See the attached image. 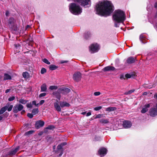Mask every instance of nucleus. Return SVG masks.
Wrapping results in <instances>:
<instances>
[{
  "label": "nucleus",
  "instance_id": "f257e3e1",
  "mask_svg": "<svg viewBox=\"0 0 157 157\" xmlns=\"http://www.w3.org/2000/svg\"><path fill=\"white\" fill-rule=\"evenodd\" d=\"M95 10L98 14L105 17L109 16L114 10L112 4L110 2H99L97 4Z\"/></svg>",
  "mask_w": 157,
  "mask_h": 157
},
{
  "label": "nucleus",
  "instance_id": "f03ea898",
  "mask_svg": "<svg viewBox=\"0 0 157 157\" xmlns=\"http://www.w3.org/2000/svg\"><path fill=\"white\" fill-rule=\"evenodd\" d=\"M113 19L114 21L115 26L119 27V24L123 23L125 19V16L124 12L122 10H117L113 13Z\"/></svg>",
  "mask_w": 157,
  "mask_h": 157
},
{
  "label": "nucleus",
  "instance_id": "7ed1b4c3",
  "mask_svg": "<svg viewBox=\"0 0 157 157\" xmlns=\"http://www.w3.org/2000/svg\"><path fill=\"white\" fill-rule=\"evenodd\" d=\"M69 8L71 13L75 15L80 14L82 11V8L75 3L70 4L69 6Z\"/></svg>",
  "mask_w": 157,
  "mask_h": 157
},
{
  "label": "nucleus",
  "instance_id": "20e7f679",
  "mask_svg": "<svg viewBox=\"0 0 157 157\" xmlns=\"http://www.w3.org/2000/svg\"><path fill=\"white\" fill-rule=\"evenodd\" d=\"M15 20L13 18H10L8 21V25L9 27L14 31H17V28L15 25Z\"/></svg>",
  "mask_w": 157,
  "mask_h": 157
},
{
  "label": "nucleus",
  "instance_id": "39448f33",
  "mask_svg": "<svg viewBox=\"0 0 157 157\" xmlns=\"http://www.w3.org/2000/svg\"><path fill=\"white\" fill-rule=\"evenodd\" d=\"M90 51L91 53L97 52L99 49V45L97 44H92L89 47Z\"/></svg>",
  "mask_w": 157,
  "mask_h": 157
},
{
  "label": "nucleus",
  "instance_id": "423d86ee",
  "mask_svg": "<svg viewBox=\"0 0 157 157\" xmlns=\"http://www.w3.org/2000/svg\"><path fill=\"white\" fill-rule=\"evenodd\" d=\"M81 73L79 72H77L73 75V78L75 80L78 82L81 80Z\"/></svg>",
  "mask_w": 157,
  "mask_h": 157
},
{
  "label": "nucleus",
  "instance_id": "0eeeda50",
  "mask_svg": "<svg viewBox=\"0 0 157 157\" xmlns=\"http://www.w3.org/2000/svg\"><path fill=\"white\" fill-rule=\"evenodd\" d=\"M23 108V106L21 104L16 105L13 109V112L15 113H17L18 111H21Z\"/></svg>",
  "mask_w": 157,
  "mask_h": 157
},
{
  "label": "nucleus",
  "instance_id": "6e6552de",
  "mask_svg": "<svg viewBox=\"0 0 157 157\" xmlns=\"http://www.w3.org/2000/svg\"><path fill=\"white\" fill-rule=\"evenodd\" d=\"M107 150L105 148H100L98 151V154L101 156H104L107 153Z\"/></svg>",
  "mask_w": 157,
  "mask_h": 157
},
{
  "label": "nucleus",
  "instance_id": "1a4fd4ad",
  "mask_svg": "<svg viewBox=\"0 0 157 157\" xmlns=\"http://www.w3.org/2000/svg\"><path fill=\"white\" fill-rule=\"evenodd\" d=\"M52 94L56 96V97L58 99L59 101L60 100L61 98V94H62L60 89H58L57 91L53 92Z\"/></svg>",
  "mask_w": 157,
  "mask_h": 157
},
{
  "label": "nucleus",
  "instance_id": "9d476101",
  "mask_svg": "<svg viewBox=\"0 0 157 157\" xmlns=\"http://www.w3.org/2000/svg\"><path fill=\"white\" fill-rule=\"evenodd\" d=\"M54 106L58 112H60L61 110V106L59 103V101L58 100H56V102L54 104Z\"/></svg>",
  "mask_w": 157,
  "mask_h": 157
},
{
  "label": "nucleus",
  "instance_id": "9b49d317",
  "mask_svg": "<svg viewBox=\"0 0 157 157\" xmlns=\"http://www.w3.org/2000/svg\"><path fill=\"white\" fill-rule=\"evenodd\" d=\"M44 124V122L41 121H37L35 124V127L36 128H39L43 126Z\"/></svg>",
  "mask_w": 157,
  "mask_h": 157
},
{
  "label": "nucleus",
  "instance_id": "f8f14e48",
  "mask_svg": "<svg viewBox=\"0 0 157 157\" xmlns=\"http://www.w3.org/2000/svg\"><path fill=\"white\" fill-rule=\"evenodd\" d=\"M132 126V123L129 121H124L123 126L125 128H128Z\"/></svg>",
  "mask_w": 157,
  "mask_h": 157
},
{
  "label": "nucleus",
  "instance_id": "ddd939ff",
  "mask_svg": "<svg viewBox=\"0 0 157 157\" xmlns=\"http://www.w3.org/2000/svg\"><path fill=\"white\" fill-rule=\"evenodd\" d=\"M62 94L64 95L67 94L70 91V90L68 88H61L60 89Z\"/></svg>",
  "mask_w": 157,
  "mask_h": 157
},
{
  "label": "nucleus",
  "instance_id": "4468645a",
  "mask_svg": "<svg viewBox=\"0 0 157 157\" xmlns=\"http://www.w3.org/2000/svg\"><path fill=\"white\" fill-rule=\"evenodd\" d=\"M150 115L152 117H155L157 115V110L155 108H152L150 110Z\"/></svg>",
  "mask_w": 157,
  "mask_h": 157
},
{
  "label": "nucleus",
  "instance_id": "2eb2a0df",
  "mask_svg": "<svg viewBox=\"0 0 157 157\" xmlns=\"http://www.w3.org/2000/svg\"><path fill=\"white\" fill-rule=\"evenodd\" d=\"M150 107V104H148L145 105L142 108V110L141 111L142 113H145L148 110V108Z\"/></svg>",
  "mask_w": 157,
  "mask_h": 157
},
{
  "label": "nucleus",
  "instance_id": "dca6fc26",
  "mask_svg": "<svg viewBox=\"0 0 157 157\" xmlns=\"http://www.w3.org/2000/svg\"><path fill=\"white\" fill-rule=\"evenodd\" d=\"M60 105L62 108H63L64 107H69L70 106V105L69 103L65 101L60 102Z\"/></svg>",
  "mask_w": 157,
  "mask_h": 157
},
{
  "label": "nucleus",
  "instance_id": "f3484780",
  "mask_svg": "<svg viewBox=\"0 0 157 157\" xmlns=\"http://www.w3.org/2000/svg\"><path fill=\"white\" fill-rule=\"evenodd\" d=\"M115 69V68L112 66H108L105 67L103 69V70L104 71H114Z\"/></svg>",
  "mask_w": 157,
  "mask_h": 157
},
{
  "label": "nucleus",
  "instance_id": "a211bd4d",
  "mask_svg": "<svg viewBox=\"0 0 157 157\" xmlns=\"http://www.w3.org/2000/svg\"><path fill=\"white\" fill-rule=\"evenodd\" d=\"M135 61V59L132 57L128 58L127 60V62L128 63H134Z\"/></svg>",
  "mask_w": 157,
  "mask_h": 157
},
{
  "label": "nucleus",
  "instance_id": "6ab92c4d",
  "mask_svg": "<svg viewBox=\"0 0 157 157\" xmlns=\"http://www.w3.org/2000/svg\"><path fill=\"white\" fill-rule=\"evenodd\" d=\"M19 149V147H17L15 149L12 150L10 152L9 154L10 155H15L16 153L18 151Z\"/></svg>",
  "mask_w": 157,
  "mask_h": 157
},
{
  "label": "nucleus",
  "instance_id": "aec40b11",
  "mask_svg": "<svg viewBox=\"0 0 157 157\" xmlns=\"http://www.w3.org/2000/svg\"><path fill=\"white\" fill-rule=\"evenodd\" d=\"M4 107H6V110H7L8 111H10L12 109L13 105H10L9 104H7V105Z\"/></svg>",
  "mask_w": 157,
  "mask_h": 157
},
{
  "label": "nucleus",
  "instance_id": "412c9836",
  "mask_svg": "<svg viewBox=\"0 0 157 157\" xmlns=\"http://www.w3.org/2000/svg\"><path fill=\"white\" fill-rule=\"evenodd\" d=\"M47 88L45 84H43L41 86V92H46Z\"/></svg>",
  "mask_w": 157,
  "mask_h": 157
},
{
  "label": "nucleus",
  "instance_id": "4be33fe9",
  "mask_svg": "<svg viewBox=\"0 0 157 157\" xmlns=\"http://www.w3.org/2000/svg\"><path fill=\"white\" fill-rule=\"evenodd\" d=\"M67 144L66 143L63 142V143H62L59 145H58L57 147V148L58 150H60L61 149L62 147L66 145Z\"/></svg>",
  "mask_w": 157,
  "mask_h": 157
},
{
  "label": "nucleus",
  "instance_id": "5701e85b",
  "mask_svg": "<svg viewBox=\"0 0 157 157\" xmlns=\"http://www.w3.org/2000/svg\"><path fill=\"white\" fill-rule=\"evenodd\" d=\"M22 75L23 77L25 78H28L29 77V75L27 72H23Z\"/></svg>",
  "mask_w": 157,
  "mask_h": 157
},
{
  "label": "nucleus",
  "instance_id": "b1692460",
  "mask_svg": "<svg viewBox=\"0 0 157 157\" xmlns=\"http://www.w3.org/2000/svg\"><path fill=\"white\" fill-rule=\"evenodd\" d=\"M11 79V77L10 75L7 74H5L4 76V80H6L8 79Z\"/></svg>",
  "mask_w": 157,
  "mask_h": 157
},
{
  "label": "nucleus",
  "instance_id": "393cba45",
  "mask_svg": "<svg viewBox=\"0 0 157 157\" xmlns=\"http://www.w3.org/2000/svg\"><path fill=\"white\" fill-rule=\"evenodd\" d=\"M116 108L115 107H109L107 108L105 110L106 111H112L115 110Z\"/></svg>",
  "mask_w": 157,
  "mask_h": 157
},
{
  "label": "nucleus",
  "instance_id": "a878e982",
  "mask_svg": "<svg viewBox=\"0 0 157 157\" xmlns=\"http://www.w3.org/2000/svg\"><path fill=\"white\" fill-rule=\"evenodd\" d=\"M49 69L51 70H53L56 69L57 67L54 65H51L49 66Z\"/></svg>",
  "mask_w": 157,
  "mask_h": 157
},
{
  "label": "nucleus",
  "instance_id": "bb28decb",
  "mask_svg": "<svg viewBox=\"0 0 157 157\" xmlns=\"http://www.w3.org/2000/svg\"><path fill=\"white\" fill-rule=\"evenodd\" d=\"M100 122L102 124H107L109 123L107 119H101L100 120Z\"/></svg>",
  "mask_w": 157,
  "mask_h": 157
},
{
  "label": "nucleus",
  "instance_id": "cd10ccee",
  "mask_svg": "<svg viewBox=\"0 0 157 157\" xmlns=\"http://www.w3.org/2000/svg\"><path fill=\"white\" fill-rule=\"evenodd\" d=\"M140 39L142 43H145L144 41L145 38L143 35L141 34L140 36Z\"/></svg>",
  "mask_w": 157,
  "mask_h": 157
},
{
  "label": "nucleus",
  "instance_id": "c85d7f7f",
  "mask_svg": "<svg viewBox=\"0 0 157 157\" xmlns=\"http://www.w3.org/2000/svg\"><path fill=\"white\" fill-rule=\"evenodd\" d=\"M27 101L22 99H21L19 100V102L23 104H25Z\"/></svg>",
  "mask_w": 157,
  "mask_h": 157
},
{
  "label": "nucleus",
  "instance_id": "c756f323",
  "mask_svg": "<svg viewBox=\"0 0 157 157\" xmlns=\"http://www.w3.org/2000/svg\"><path fill=\"white\" fill-rule=\"evenodd\" d=\"M38 112V110L37 109H33L32 111V113L33 115L37 114Z\"/></svg>",
  "mask_w": 157,
  "mask_h": 157
},
{
  "label": "nucleus",
  "instance_id": "7c9ffc66",
  "mask_svg": "<svg viewBox=\"0 0 157 157\" xmlns=\"http://www.w3.org/2000/svg\"><path fill=\"white\" fill-rule=\"evenodd\" d=\"M6 107H2L0 110V115L3 113L6 110Z\"/></svg>",
  "mask_w": 157,
  "mask_h": 157
},
{
  "label": "nucleus",
  "instance_id": "2f4dec72",
  "mask_svg": "<svg viewBox=\"0 0 157 157\" xmlns=\"http://www.w3.org/2000/svg\"><path fill=\"white\" fill-rule=\"evenodd\" d=\"M49 89L51 90H56L58 89V87L55 86H51L49 87Z\"/></svg>",
  "mask_w": 157,
  "mask_h": 157
},
{
  "label": "nucleus",
  "instance_id": "473e14b6",
  "mask_svg": "<svg viewBox=\"0 0 157 157\" xmlns=\"http://www.w3.org/2000/svg\"><path fill=\"white\" fill-rule=\"evenodd\" d=\"M134 90H135L134 89L131 90L128 92H125L124 94L126 95L131 94L133 93V92H134Z\"/></svg>",
  "mask_w": 157,
  "mask_h": 157
},
{
  "label": "nucleus",
  "instance_id": "72a5a7b5",
  "mask_svg": "<svg viewBox=\"0 0 157 157\" xmlns=\"http://www.w3.org/2000/svg\"><path fill=\"white\" fill-rule=\"evenodd\" d=\"M42 60L44 63L47 64L49 65L50 64V62L46 59H43Z\"/></svg>",
  "mask_w": 157,
  "mask_h": 157
},
{
  "label": "nucleus",
  "instance_id": "f704fd0d",
  "mask_svg": "<svg viewBox=\"0 0 157 157\" xmlns=\"http://www.w3.org/2000/svg\"><path fill=\"white\" fill-rule=\"evenodd\" d=\"M46 72V69L44 68H43L41 70V74H44Z\"/></svg>",
  "mask_w": 157,
  "mask_h": 157
},
{
  "label": "nucleus",
  "instance_id": "c9c22d12",
  "mask_svg": "<svg viewBox=\"0 0 157 157\" xmlns=\"http://www.w3.org/2000/svg\"><path fill=\"white\" fill-rule=\"evenodd\" d=\"M101 108L102 107L101 106H99L95 107L94 109L95 111H98L101 109Z\"/></svg>",
  "mask_w": 157,
  "mask_h": 157
},
{
  "label": "nucleus",
  "instance_id": "e433bc0d",
  "mask_svg": "<svg viewBox=\"0 0 157 157\" xmlns=\"http://www.w3.org/2000/svg\"><path fill=\"white\" fill-rule=\"evenodd\" d=\"M46 95V93H41L39 95V97L40 98H41L45 96Z\"/></svg>",
  "mask_w": 157,
  "mask_h": 157
},
{
  "label": "nucleus",
  "instance_id": "4c0bfd02",
  "mask_svg": "<svg viewBox=\"0 0 157 157\" xmlns=\"http://www.w3.org/2000/svg\"><path fill=\"white\" fill-rule=\"evenodd\" d=\"M15 99V97L14 96L10 97L9 99L8 100L9 101H12L13 100Z\"/></svg>",
  "mask_w": 157,
  "mask_h": 157
},
{
  "label": "nucleus",
  "instance_id": "58836bf2",
  "mask_svg": "<svg viewBox=\"0 0 157 157\" xmlns=\"http://www.w3.org/2000/svg\"><path fill=\"white\" fill-rule=\"evenodd\" d=\"M33 132V131H30L29 132H27L25 133V135H28L32 134Z\"/></svg>",
  "mask_w": 157,
  "mask_h": 157
},
{
  "label": "nucleus",
  "instance_id": "ea45409f",
  "mask_svg": "<svg viewBox=\"0 0 157 157\" xmlns=\"http://www.w3.org/2000/svg\"><path fill=\"white\" fill-rule=\"evenodd\" d=\"M94 94L96 96H98L101 94V93L99 92H96L94 93Z\"/></svg>",
  "mask_w": 157,
  "mask_h": 157
},
{
  "label": "nucleus",
  "instance_id": "a19ab883",
  "mask_svg": "<svg viewBox=\"0 0 157 157\" xmlns=\"http://www.w3.org/2000/svg\"><path fill=\"white\" fill-rule=\"evenodd\" d=\"M125 77L126 78H130L131 77V75L130 74H127L125 75Z\"/></svg>",
  "mask_w": 157,
  "mask_h": 157
},
{
  "label": "nucleus",
  "instance_id": "79ce46f5",
  "mask_svg": "<svg viewBox=\"0 0 157 157\" xmlns=\"http://www.w3.org/2000/svg\"><path fill=\"white\" fill-rule=\"evenodd\" d=\"M54 128L53 126H49L47 128L49 129H52Z\"/></svg>",
  "mask_w": 157,
  "mask_h": 157
},
{
  "label": "nucleus",
  "instance_id": "37998d69",
  "mask_svg": "<svg viewBox=\"0 0 157 157\" xmlns=\"http://www.w3.org/2000/svg\"><path fill=\"white\" fill-rule=\"evenodd\" d=\"M101 117V114H99L97 115L96 117H95V118H100Z\"/></svg>",
  "mask_w": 157,
  "mask_h": 157
},
{
  "label": "nucleus",
  "instance_id": "c03bdc74",
  "mask_svg": "<svg viewBox=\"0 0 157 157\" xmlns=\"http://www.w3.org/2000/svg\"><path fill=\"white\" fill-rule=\"evenodd\" d=\"M26 106L28 108H31L32 107V105L31 103H28Z\"/></svg>",
  "mask_w": 157,
  "mask_h": 157
},
{
  "label": "nucleus",
  "instance_id": "a18cd8bd",
  "mask_svg": "<svg viewBox=\"0 0 157 157\" xmlns=\"http://www.w3.org/2000/svg\"><path fill=\"white\" fill-rule=\"evenodd\" d=\"M27 116L30 118H32L33 117V114L29 113L28 114Z\"/></svg>",
  "mask_w": 157,
  "mask_h": 157
},
{
  "label": "nucleus",
  "instance_id": "49530a36",
  "mask_svg": "<svg viewBox=\"0 0 157 157\" xmlns=\"http://www.w3.org/2000/svg\"><path fill=\"white\" fill-rule=\"evenodd\" d=\"M32 103L33 105H39V104H37L36 103V102L35 101H32Z\"/></svg>",
  "mask_w": 157,
  "mask_h": 157
},
{
  "label": "nucleus",
  "instance_id": "de8ad7c7",
  "mask_svg": "<svg viewBox=\"0 0 157 157\" xmlns=\"http://www.w3.org/2000/svg\"><path fill=\"white\" fill-rule=\"evenodd\" d=\"M44 100H41L40 103L39 104V105H42L43 104L44 102Z\"/></svg>",
  "mask_w": 157,
  "mask_h": 157
},
{
  "label": "nucleus",
  "instance_id": "09e8293b",
  "mask_svg": "<svg viewBox=\"0 0 157 157\" xmlns=\"http://www.w3.org/2000/svg\"><path fill=\"white\" fill-rule=\"evenodd\" d=\"M68 62V61L67 60H62L60 61V63H67Z\"/></svg>",
  "mask_w": 157,
  "mask_h": 157
},
{
  "label": "nucleus",
  "instance_id": "8fccbe9b",
  "mask_svg": "<svg viewBox=\"0 0 157 157\" xmlns=\"http://www.w3.org/2000/svg\"><path fill=\"white\" fill-rule=\"evenodd\" d=\"M91 115V113L90 112H88L86 114V116H89Z\"/></svg>",
  "mask_w": 157,
  "mask_h": 157
},
{
  "label": "nucleus",
  "instance_id": "3c124183",
  "mask_svg": "<svg viewBox=\"0 0 157 157\" xmlns=\"http://www.w3.org/2000/svg\"><path fill=\"white\" fill-rule=\"evenodd\" d=\"M10 89H7L6 90L5 92L6 93H8V92H9L10 91Z\"/></svg>",
  "mask_w": 157,
  "mask_h": 157
},
{
  "label": "nucleus",
  "instance_id": "603ef678",
  "mask_svg": "<svg viewBox=\"0 0 157 157\" xmlns=\"http://www.w3.org/2000/svg\"><path fill=\"white\" fill-rule=\"evenodd\" d=\"M9 14V12L8 11H7L6 13V16H8Z\"/></svg>",
  "mask_w": 157,
  "mask_h": 157
},
{
  "label": "nucleus",
  "instance_id": "864d4df0",
  "mask_svg": "<svg viewBox=\"0 0 157 157\" xmlns=\"http://www.w3.org/2000/svg\"><path fill=\"white\" fill-rule=\"evenodd\" d=\"M154 98L157 99V93L154 96Z\"/></svg>",
  "mask_w": 157,
  "mask_h": 157
},
{
  "label": "nucleus",
  "instance_id": "5fc2aeb1",
  "mask_svg": "<svg viewBox=\"0 0 157 157\" xmlns=\"http://www.w3.org/2000/svg\"><path fill=\"white\" fill-rule=\"evenodd\" d=\"M3 118V117L2 116H0V121L2 120Z\"/></svg>",
  "mask_w": 157,
  "mask_h": 157
},
{
  "label": "nucleus",
  "instance_id": "6e6d98bb",
  "mask_svg": "<svg viewBox=\"0 0 157 157\" xmlns=\"http://www.w3.org/2000/svg\"><path fill=\"white\" fill-rule=\"evenodd\" d=\"M155 8H157V2L155 3Z\"/></svg>",
  "mask_w": 157,
  "mask_h": 157
},
{
  "label": "nucleus",
  "instance_id": "4d7b16f0",
  "mask_svg": "<svg viewBox=\"0 0 157 157\" xmlns=\"http://www.w3.org/2000/svg\"><path fill=\"white\" fill-rule=\"evenodd\" d=\"M86 112H83L81 113V114L83 115H85L86 113Z\"/></svg>",
  "mask_w": 157,
  "mask_h": 157
},
{
  "label": "nucleus",
  "instance_id": "13d9d810",
  "mask_svg": "<svg viewBox=\"0 0 157 157\" xmlns=\"http://www.w3.org/2000/svg\"><path fill=\"white\" fill-rule=\"evenodd\" d=\"M63 154V153L62 152L61 153H60L59 154V156H61L62 155V154Z\"/></svg>",
  "mask_w": 157,
  "mask_h": 157
},
{
  "label": "nucleus",
  "instance_id": "bf43d9fd",
  "mask_svg": "<svg viewBox=\"0 0 157 157\" xmlns=\"http://www.w3.org/2000/svg\"><path fill=\"white\" fill-rule=\"evenodd\" d=\"M30 27V26L29 25H28L26 27V29H27V28H29Z\"/></svg>",
  "mask_w": 157,
  "mask_h": 157
},
{
  "label": "nucleus",
  "instance_id": "052dcab7",
  "mask_svg": "<svg viewBox=\"0 0 157 157\" xmlns=\"http://www.w3.org/2000/svg\"><path fill=\"white\" fill-rule=\"evenodd\" d=\"M156 107L157 109V104H156Z\"/></svg>",
  "mask_w": 157,
  "mask_h": 157
},
{
  "label": "nucleus",
  "instance_id": "680f3d73",
  "mask_svg": "<svg viewBox=\"0 0 157 157\" xmlns=\"http://www.w3.org/2000/svg\"><path fill=\"white\" fill-rule=\"evenodd\" d=\"M144 95H145V94H146V93H145V92L144 93Z\"/></svg>",
  "mask_w": 157,
  "mask_h": 157
}]
</instances>
